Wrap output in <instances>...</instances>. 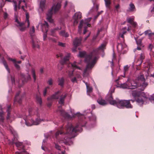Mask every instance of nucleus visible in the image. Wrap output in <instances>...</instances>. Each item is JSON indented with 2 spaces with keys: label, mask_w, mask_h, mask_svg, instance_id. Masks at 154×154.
Here are the masks:
<instances>
[{
  "label": "nucleus",
  "mask_w": 154,
  "mask_h": 154,
  "mask_svg": "<svg viewBox=\"0 0 154 154\" xmlns=\"http://www.w3.org/2000/svg\"><path fill=\"white\" fill-rule=\"evenodd\" d=\"M83 126L79 123L73 128L71 123H68L65 129L62 127L60 130L57 131L55 134V136L57 137L59 134L62 135L63 137L60 140V143H63L66 145H71L73 143L71 138L76 135V132L82 131L81 127Z\"/></svg>",
  "instance_id": "obj_1"
},
{
  "label": "nucleus",
  "mask_w": 154,
  "mask_h": 154,
  "mask_svg": "<svg viewBox=\"0 0 154 154\" xmlns=\"http://www.w3.org/2000/svg\"><path fill=\"white\" fill-rule=\"evenodd\" d=\"M106 45V43L102 44L98 48L94 50L90 54L86 56L85 52H79V56L80 57H85V61L87 64L86 68L83 73L84 77L88 75L90 70L94 66L98 58L97 55L99 53V51H103L105 48Z\"/></svg>",
  "instance_id": "obj_2"
},
{
  "label": "nucleus",
  "mask_w": 154,
  "mask_h": 154,
  "mask_svg": "<svg viewBox=\"0 0 154 154\" xmlns=\"http://www.w3.org/2000/svg\"><path fill=\"white\" fill-rule=\"evenodd\" d=\"M23 118L27 126L38 125L44 121L43 119L40 118L38 109H33L32 108H29L28 109V116H24Z\"/></svg>",
  "instance_id": "obj_3"
},
{
  "label": "nucleus",
  "mask_w": 154,
  "mask_h": 154,
  "mask_svg": "<svg viewBox=\"0 0 154 154\" xmlns=\"http://www.w3.org/2000/svg\"><path fill=\"white\" fill-rule=\"evenodd\" d=\"M106 100L108 101L110 104L116 106L117 107L119 108H123L124 107L127 108H132V106L130 103V101L131 100L133 102L134 101L132 100H120L118 98H116L115 100H114L113 99V97L111 95L107 96L106 98Z\"/></svg>",
  "instance_id": "obj_4"
},
{
  "label": "nucleus",
  "mask_w": 154,
  "mask_h": 154,
  "mask_svg": "<svg viewBox=\"0 0 154 154\" xmlns=\"http://www.w3.org/2000/svg\"><path fill=\"white\" fill-rule=\"evenodd\" d=\"M132 94L134 98H137L136 101L138 105L141 106L145 103H148L150 99L146 96L145 93L143 92L133 91Z\"/></svg>",
  "instance_id": "obj_5"
},
{
  "label": "nucleus",
  "mask_w": 154,
  "mask_h": 154,
  "mask_svg": "<svg viewBox=\"0 0 154 154\" xmlns=\"http://www.w3.org/2000/svg\"><path fill=\"white\" fill-rule=\"evenodd\" d=\"M60 3L58 2L56 4H54L51 9L48 11L47 14V19L49 22L53 23V20L51 19L52 11H53L54 13L56 12L60 9Z\"/></svg>",
  "instance_id": "obj_6"
},
{
  "label": "nucleus",
  "mask_w": 154,
  "mask_h": 154,
  "mask_svg": "<svg viewBox=\"0 0 154 154\" xmlns=\"http://www.w3.org/2000/svg\"><path fill=\"white\" fill-rule=\"evenodd\" d=\"M91 18L90 17L83 20H81L79 25V31L81 32V29L82 27H84V30L83 32V34H85L87 32L86 28L87 27H90V24L89 22L91 20Z\"/></svg>",
  "instance_id": "obj_7"
},
{
  "label": "nucleus",
  "mask_w": 154,
  "mask_h": 154,
  "mask_svg": "<svg viewBox=\"0 0 154 154\" xmlns=\"http://www.w3.org/2000/svg\"><path fill=\"white\" fill-rule=\"evenodd\" d=\"M137 80L138 81V82L140 84L139 86L141 88L140 89L141 91H143L148 85L147 83L145 82V79L143 75H139Z\"/></svg>",
  "instance_id": "obj_8"
},
{
  "label": "nucleus",
  "mask_w": 154,
  "mask_h": 154,
  "mask_svg": "<svg viewBox=\"0 0 154 154\" xmlns=\"http://www.w3.org/2000/svg\"><path fill=\"white\" fill-rule=\"evenodd\" d=\"M39 24L41 26L42 32H45V33L43 35V40H45L47 37V32L48 31V23L45 21H44V23H39Z\"/></svg>",
  "instance_id": "obj_9"
},
{
  "label": "nucleus",
  "mask_w": 154,
  "mask_h": 154,
  "mask_svg": "<svg viewBox=\"0 0 154 154\" xmlns=\"http://www.w3.org/2000/svg\"><path fill=\"white\" fill-rule=\"evenodd\" d=\"M129 84L130 85V89H135L139 86V84L137 79L130 80L129 79Z\"/></svg>",
  "instance_id": "obj_10"
},
{
  "label": "nucleus",
  "mask_w": 154,
  "mask_h": 154,
  "mask_svg": "<svg viewBox=\"0 0 154 154\" xmlns=\"http://www.w3.org/2000/svg\"><path fill=\"white\" fill-rule=\"evenodd\" d=\"M82 14L80 12L76 13L73 16V20L74 25L77 24L78 23L79 19L82 18Z\"/></svg>",
  "instance_id": "obj_11"
},
{
  "label": "nucleus",
  "mask_w": 154,
  "mask_h": 154,
  "mask_svg": "<svg viewBox=\"0 0 154 154\" xmlns=\"http://www.w3.org/2000/svg\"><path fill=\"white\" fill-rule=\"evenodd\" d=\"M15 22L17 23V26L19 27L20 31H23L25 29L26 27L25 26V23L20 22L17 19H16Z\"/></svg>",
  "instance_id": "obj_12"
},
{
  "label": "nucleus",
  "mask_w": 154,
  "mask_h": 154,
  "mask_svg": "<svg viewBox=\"0 0 154 154\" xmlns=\"http://www.w3.org/2000/svg\"><path fill=\"white\" fill-rule=\"evenodd\" d=\"M57 111L59 112L62 116L65 118H69V115L62 109L61 106H58Z\"/></svg>",
  "instance_id": "obj_13"
},
{
  "label": "nucleus",
  "mask_w": 154,
  "mask_h": 154,
  "mask_svg": "<svg viewBox=\"0 0 154 154\" xmlns=\"http://www.w3.org/2000/svg\"><path fill=\"white\" fill-rule=\"evenodd\" d=\"M60 93V91H59L55 93L54 94H53L51 97L47 98L48 100H51L54 99H58L60 95L59 94Z\"/></svg>",
  "instance_id": "obj_14"
},
{
  "label": "nucleus",
  "mask_w": 154,
  "mask_h": 154,
  "mask_svg": "<svg viewBox=\"0 0 154 154\" xmlns=\"http://www.w3.org/2000/svg\"><path fill=\"white\" fill-rule=\"evenodd\" d=\"M129 79H128L127 81L125 83L123 84H121L119 85L117 87H120L124 89L127 88L130 89V86L129 84Z\"/></svg>",
  "instance_id": "obj_15"
},
{
  "label": "nucleus",
  "mask_w": 154,
  "mask_h": 154,
  "mask_svg": "<svg viewBox=\"0 0 154 154\" xmlns=\"http://www.w3.org/2000/svg\"><path fill=\"white\" fill-rule=\"evenodd\" d=\"M21 77L22 80L23 82H26L28 81L29 80L31 79L30 76L28 73L27 77H26L23 74H21Z\"/></svg>",
  "instance_id": "obj_16"
},
{
  "label": "nucleus",
  "mask_w": 154,
  "mask_h": 154,
  "mask_svg": "<svg viewBox=\"0 0 154 154\" xmlns=\"http://www.w3.org/2000/svg\"><path fill=\"white\" fill-rule=\"evenodd\" d=\"M82 40V38L81 37H80L79 38H75L73 42V45L75 47L79 46L81 43Z\"/></svg>",
  "instance_id": "obj_17"
},
{
  "label": "nucleus",
  "mask_w": 154,
  "mask_h": 154,
  "mask_svg": "<svg viewBox=\"0 0 154 154\" xmlns=\"http://www.w3.org/2000/svg\"><path fill=\"white\" fill-rule=\"evenodd\" d=\"M78 63H77L76 62H74L73 63H69L68 66V68L70 67L73 69H77L79 70L81 69V68L78 66Z\"/></svg>",
  "instance_id": "obj_18"
},
{
  "label": "nucleus",
  "mask_w": 154,
  "mask_h": 154,
  "mask_svg": "<svg viewBox=\"0 0 154 154\" xmlns=\"http://www.w3.org/2000/svg\"><path fill=\"white\" fill-rule=\"evenodd\" d=\"M97 102L100 105L102 106H105L107 104L106 101L101 98H98L97 100Z\"/></svg>",
  "instance_id": "obj_19"
},
{
  "label": "nucleus",
  "mask_w": 154,
  "mask_h": 154,
  "mask_svg": "<svg viewBox=\"0 0 154 154\" xmlns=\"http://www.w3.org/2000/svg\"><path fill=\"white\" fill-rule=\"evenodd\" d=\"M10 106H8V109L7 110V112L8 113L6 118L8 121L11 122L12 121V119H13V118L10 116Z\"/></svg>",
  "instance_id": "obj_20"
},
{
  "label": "nucleus",
  "mask_w": 154,
  "mask_h": 154,
  "mask_svg": "<svg viewBox=\"0 0 154 154\" xmlns=\"http://www.w3.org/2000/svg\"><path fill=\"white\" fill-rule=\"evenodd\" d=\"M32 46L34 48H39V45L38 40L37 39H34L32 38Z\"/></svg>",
  "instance_id": "obj_21"
},
{
  "label": "nucleus",
  "mask_w": 154,
  "mask_h": 154,
  "mask_svg": "<svg viewBox=\"0 0 154 154\" xmlns=\"http://www.w3.org/2000/svg\"><path fill=\"white\" fill-rule=\"evenodd\" d=\"M45 0H42L40 2L39 10L41 12L43 11L45 8Z\"/></svg>",
  "instance_id": "obj_22"
},
{
  "label": "nucleus",
  "mask_w": 154,
  "mask_h": 154,
  "mask_svg": "<svg viewBox=\"0 0 154 154\" xmlns=\"http://www.w3.org/2000/svg\"><path fill=\"white\" fill-rule=\"evenodd\" d=\"M70 56V54L68 53L67 55L64 57L63 59L61 61L60 63L62 65L64 64L66 62L68 61L69 59Z\"/></svg>",
  "instance_id": "obj_23"
},
{
  "label": "nucleus",
  "mask_w": 154,
  "mask_h": 154,
  "mask_svg": "<svg viewBox=\"0 0 154 154\" xmlns=\"http://www.w3.org/2000/svg\"><path fill=\"white\" fill-rule=\"evenodd\" d=\"M83 82L85 83L86 85L87 94L88 95H90V94L92 92L93 88L89 86L87 82H85L84 81H83Z\"/></svg>",
  "instance_id": "obj_24"
},
{
  "label": "nucleus",
  "mask_w": 154,
  "mask_h": 154,
  "mask_svg": "<svg viewBox=\"0 0 154 154\" xmlns=\"http://www.w3.org/2000/svg\"><path fill=\"white\" fill-rule=\"evenodd\" d=\"M126 47V46L125 44L121 43L118 44L117 46V48L118 51L121 52L122 50Z\"/></svg>",
  "instance_id": "obj_25"
},
{
  "label": "nucleus",
  "mask_w": 154,
  "mask_h": 154,
  "mask_svg": "<svg viewBox=\"0 0 154 154\" xmlns=\"http://www.w3.org/2000/svg\"><path fill=\"white\" fill-rule=\"evenodd\" d=\"M8 59L9 60L12 61L14 64V66L15 67L18 69H20V66L19 65H18L17 63V62L16 60L14 59H12L11 58L8 57Z\"/></svg>",
  "instance_id": "obj_26"
},
{
  "label": "nucleus",
  "mask_w": 154,
  "mask_h": 154,
  "mask_svg": "<svg viewBox=\"0 0 154 154\" xmlns=\"http://www.w3.org/2000/svg\"><path fill=\"white\" fill-rule=\"evenodd\" d=\"M144 33L145 35H148L149 38L154 35V33L152 32L150 30L145 31Z\"/></svg>",
  "instance_id": "obj_27"
},
{
  "label": "nucleus",
  "mask_w": 154,
  "mask_h": 154,
  "mask_svg": "<svg viewBox=\"0 0 154 154\" xmlns=\"http://www.w3.org/2000/svg\"><path fill=\"white\" fill-rule=\"evenodd\" d=\"M66 94L64 95H63L62 96H61L58 102L60 104L62 105L63 104L64 99L66 98Z\"/></svg>",
  "instance_id": "obj_28"
},
{
  "label": "nucleus",
  "mask_w": 154,
  "mask_h": 154,
  "mask_svg": "<svg viewBox=\"0 0 154 154\" xmlns=\"http://www.w3.org/2000/svg\"><path fill=\"white\" fill-rule=\"evenodd\" d=\"M20 94V92H17L15 97L14 99V102L15 103L16 102H18L19 103H20L21 102V99L19 97V95Z\"/></svg>",
  "instance_id": "obj_29"
},
{
  "label": "nucleus",
  "mask_w": 154,
  "mask_h": 154,
  "mask_svg": "<svg viewBox=\"0 0 154 154\" xmlns=\"http://www.w3.org/2000/svg\"><path fill=\"white\" fill-rule=\"evenodd\" d=\"M145 56L143 53H141L140 55V60H138L137 62V63H138L137 65H140L142 63V60L144 58Z\"/></svg>",
  "instance_id": "obj_30"
},
{
  "label": "nucleus",
  "mask_w": 154,
  "mask_h": 154,
  "mask_svg": "<svg viewBox=\"0 0 154 154\" xmlns=\"http://www.w3.org/2000/svg\"><path fill=\"white\" fill-rule=\"evenodd\" d=\"M2 62L4 65V66H5V68L7 69V71L8 72V73H10V69L9 68L8 65L6 61L4 60V58H3L2 60Z\"/></svg>",
  "instance_id": "obj_31"
},
{
  "label": "nucleus",
  "mask_w": 154,
  "mask_h": 154,
  "mask_svg": "<svg viewBox=\"0 0 154 154\" xmlns=\"http://www.w3.org/2000/svg\"><path fill=\"white\" fill-rule=\"evenodd\" d=\"M5 113L2 110L0 112V122L2 123L5 119L4 118Z\"/></svg>",
  "instance_id": "obj_32"
},
{
  "label": "nucleus",
  "mask_w": 154,
  "mask_h": 154,
  "mask_svg": "<svg viewBox=\"0 0 154 154\" xmlns=\"http://www.w3.org/2000/svg\"><path fill=\"white\" fill-rule=\"evenodd\" d=\"M36 99L37 103L39 104L40 105H41L42 104V99L39 95H36Z\"/></svg>",
  "instance_id": "obj_33"
},
{
  "label": "nucleus",
  "mask_w": 154,
  "mask_h": 154,
  "mask_svg": "<svg viewBox=\"0 0 154 154\" xmlns=\"http://www.w3.org/2000/svg\"><path fill=\"white\" fill-rule=\"evenodd\" d=\"M64 80L63 77L58 79V85L61 87H63L64 82Z\"/></svg>",
  "instance_id": "obj_34"
},
{
  "label": "nucleus",
  "mask_w": 154,
  "mask_h": 154,
  "mask_svg": "<svg viewBox=\"0 0 154 154\" xmlns=\"http://www.w3.org/2000/svg\"><path fill=\"white\" fill-rule=\"evenodd\" d=\"M26 20L25 21V23H27V27L28 28L29 26V14L26 13Z\"/></svg>",
  "instance_id": "obj_35"
},
{
  "label": "nucleus",
  "mask_w": 154,
  "mask_h": 154,
  "mask_svg": "<svg viewBox=\"0 0 154 154\" xmlns=\"http://www.w3.org/2000/svg\"><path fill=\"white\" fill-rule=\"evenodd\" d=\"M15 144L17 147H20V148H23L24 147L22 142H17L15 143Z\"/></svg>",
  "instance_id": "obj_36"
},
{
  "label": "nucleus",
  "mask_w": 154,
  "mask_h": 154,
  "mask_svg": "<svg viewBox=\"0 0 154 154\" xmlns=\"http://www.w3.org/2000/svg\"><path fill=\"white\" fill-rule=\"evenodd\" d=\"M105 2V5L106 8H109L111 4L110 0H104Z\"/></svg>",
  "instance_id": "obj_37"
},
{
  "label": "nucleus",
  "mask_w": 154,
  "mask_h": 154,
  "mask_svg": "<svg viewBox=\"0 0 154 154\" xmlns=\"http://www.w3.org/2000/svg\"><path fill=\"white\" fill-rule=\"evenodd\" d=\"M59 34L60 35L62 36H64L65 37H67L68 36V34L67 33H65L64 31H61Z\"/></svg>",
  "instance_id": "obj_38"
},
{
  "label": "nucleus",
  "mask_w": 154,
  "mask_h": 154,
  "mask_svg": "<svg viewBox=\"0 0 154 154\" xmlns=\"http://www.w3.org/2000/svg\"><path fill=\"white\" fill-rule=\"evenodd\" d=\"M130 67V66L128 65H127L125 66H124V75L123 76V77H125V73L126 72L128 71L129 68Z\"/></svg>",
  "instance_id": "obj_39"
},
{
  "label": "nucleus",
  "mask_w": 154,
  "mask_h": 154,
  "mask_svg": "<svg viewBox=\"0 0 154 154\" xmlns=\"http://www.w3.org/2000/svg\"><path fill=\"white\" fill-rule=\"evenodd\" d=\"M53 80L51 78H50L47 82V83L50 86L53 85Z\"/></svg>",
  "instance_id": "obj_40"
},
{
  "label": "nucleus",
  "mask_w": 154,
  "mask_h": 154,
  "mask_svg": "<svg viewBox=\"0 0 154 154\" xmlns=\"http://www.w3.org/2000/svg\"><path fill=\"white\" fill-rule=\"evenodd\" d=\"M129 10L131 11H134L135 10V8L134 5L132 3H131L130 4V8Z\"/></svg>",
  "instance_id": "obj_41"
},
{
  "label": "nucleus",
  "mask_w": 154,
  "mask_h": 154,
  "mask_svg": "<svg viewBox=\"0 0 154 154\" xmlns=\"http://www.w3.org/2000/svg\"><path fill=\"white\" fill-rule=\"evenodd\" d=\"M35 32V30L34 27V26H32L30 30V34L31 36H32L33 35Z\"/></svg>",
  "instance_id": "obj_42"
},
{
  "label": "nucleus",
  "mask_w": 154,
  "mask_h": 154,
  "mask_svg": "<svg viewBox=\"0 0 154 154\" xmlns=\"http://www.w3.org/2000/svg\"><path fill=\"white\" fill-rule=\"evenodd\" d=\"M126 27L124 28L123 29H125V31L124 30L122 33H120V36L121 38H124V35L126 33Z\"/></svg>",
  "instance_id": "obj_43"
},
{
  "label": "nucleus",
  "mask_w": 154,
  "mask_h": 154,
  "mask_svg": "<svg viewBox=\"0 0 154 154\" xmlns=\"http://www.w3.org/2000/svg\"><path fill=\"white\" fill-rule=\"evenodd\" d=\"M31 72L32 74V76L34 79V82H35L36 79V77L35 74V70L32 69L31 70Z\"/></svg>",
  "instance_id": "obj_44"
},
{
  "label": "nucleus",
  "mask_w": 154,
  "mask_h": 154,
  "mask_svg": "<svg viewBox=\"0 0 154 154\" xmlns=\"http://www.w3.org/2000/svg\"><path fill=\"white\" fill-rule=\"evenodd\" d=\"M15 154H28V153L23 149L21 152H15Z\"/></svg>",
  "instance_id": "obj_45"
},
{
  "label": "nucleus",
  "mask_w": 154,
  "mask_h": 154,
  "mask_svg": "<svg viewBox=\"0 0 154 154\" xmlns=\"http://www.w3.org/2000/svg\"><path fill=\"white\" fill-rule=\"evenodd\" d=\"M134 19L133 18H128L127 19V20L128 22L131 24L133 22Z\"/></svg>",
  "instance_id": "obj_46"
},
{
  "label": "nucleus",
  "mask_w": 154,
  "mask_h": 154,
  "mask_svg": "<svg viewBox=\"0 0 154 154\" xmlns=\"http://www.w3.org/2000/svg\"><path fill=\"white\" fill-rule=\"evenodd\" d=\"M21 3H23L24 4V5H25V6H26V3L24 0H23V1H22L21 0H20L19 1V4L18 5V8L19 9L20 8V5Z\"/></svg>",
  "instance_id": "obj_47"
},
{
  "label": "nucleus",
  "mask_w": 154,
  "mask_h": 154,
  "mask_svg": "<svg viewBox=\"0 0 154 154\" xmlns=\"http://www.w3.org/2000/svg\"><path fill=\"white\" fill-rule=\"evenodd\" d=\"M73 71L74 70H73L72 71H69L68 72V74L69 77L70 78H71L73 76Z\"/></svg>",
  "instance_id": "obj_48"
},
{
  "label": "nucleus",
  "mask_w": 154,
  "mask_h": 154,
  "mask_svg": "<svg viewBox=\"0 0 154 154\" xmlns=\"http://www.w3.org/2000/svg\"><path fill=\"white\" fill-rule=\"evenodd\" d=\"M48 39L49 40H50L54 42H56L57 41V39H55V38H48Z\"/></svg>",
  "instance_id": "obj_49"
},
{
  "label": "nucleus",
  "mask_w": 154,
  "mask_h": 154,
  "mask_svg": "<svg viewBox=\"0 0 154 154\" xmlns=\"http://www.w3.org/2000/svg\"><path fill=\"white\" fill-rule=\"evenodd\" d=\"M13 2L14 3V9L15 11H16L17 10V2L16 1H13Z\"/></svg>",
  "instance_id": "obj_50"
},
{
  "label": "nucleus",
  "mask_w": 154,
  "mask_h": 154,
  "mask_svg": "<svg viewBox=\"0 0 154 154\" xmlns=\"http://www.w3.org/2000/svg\"><path fill=\"white\" fill-rule=\"evenodd\" d=\"M71 5V7H72V4L70 2H68L67 1H66L65 3V4L64 7H65L66 5Z\"/></svg>",
  "instance_id": "obj_51"
},
{
  "label": "nucleus",
  "mask_w": 154,
  "mask_h": 154,
  "mask_svg": "<svg viewBox=\"0 0 154 154\" xmlns=\"http://www.w3.org/2000/svg\"><path fill=\"white\" fill-rule=\"evenodd\" d=\"M114 90H115V88H113L112 89H111L110 90H109V92H110L111 94H108L107 95V96L106 97V98H107V96L109 95H112V93L114 92ZM111 96H112V95H111Z\"/></svg>",
  "instance_id": "obj_52"
},
{
  "label": "nucleus",
  "mask_w": 154,
  "mask_h": 154,
  "mask_svg": "<svg viewBox=\"0 0 154 154\" xmlns=\"http://www.w3.org/2000/svg\"><path fill=\"white\" fill-rule=\"evenodd\" d=\"M89 119L90 120H92L93 121H95L96 119V117L94 115H92L91 118L90 119V117H89Z\"/></svg>",
  "instance_id": "obj_53"
},
{
  "label": "nucleus",
  "mask_w": 154,
  "mask_h": 154,
  "mask_svg": "<svg viewBox=\"0 0 154 154\" xmlns=\"http://www.w3.org/2000/svg\"><path fill=\"white\" fill-rule=\"evenodd\" d=\"M136 42L137 45L138 46H140L141 44V41L140 39H139L137 41H136Z\"/></svg>",
  "instance_id": "obj_54"
},
{
  "label": "nucleus",
  "mask_w": 154,
  "mask_h": 154,
  "mask_svg": "<svg viewBox=\"0 0 154 154\" xmlns=\"http://www.w3.org/2000/svg\"><path fill=\"white\" fill-rule=\"evenodd\" d=\"M58 45L60 46L63 47L65 46V44L64 43H63L61 42H59Z\"/></svg>",
  "instance_id": "obj_55"
},
{
  "label": "nucleus",
  "mask_w": 154,
  "mask_h": 154,
  "mask_svg": "<svg viewBox=\"0 0 154 154\" xmlns=\"http://www.w3.org/2000/svg\"><path fill=\"white\" fill-rule=\"evenodd\" d=\"M57 30L56 29H52L51 30V35H54V34L55 32V31Z\"/></svg>",
  "instance_id": "obj_56"
},
{
  "label": "nucleus",
  "mask_w": 154,
  "mask_h": 154,
  "mask_svg": "<svg viewBox=\"0 0 154 154\" xmlns=\"http://www.w3.org/2000/svg\"><path fill=\"white\" fill-rule=\"evenodd\" d=\"M55 148L58 150H60L61 149V147L57 144H55Z\"/></svg>",
  "instance_id": "obj_57"
},
{
  "label": "nucleus",
  "mask_w": 154,
  "mask_h": 154,
  "mask_svg": "<svg viewBox=\"0 0 154 154\" xmlns=\"http://www.w3.org/2000/svg\"><path fill=\"white\" fill-rule=\"evenodd\" d=\"M71 81L73 83L76 82V80L75 77H74L71 79Z\"/></svg>",
  "instance_id": "obj_58"
},
{
  "label": "nucleus",
  "mask_w": 154,
  "mask_h": 154,
  "mask_svg": "<svg viewBox=\"0 0 154 154\" xmlns=\"http://www.w3.org/2000/svg\"><path fill=\"white\" fill-rule=\"evenodd\" d=\"M47 92V91H46V90L44 89L43 92V95L45 97L46 96Z\"/></svg>",
  "instance_id": "obj_59"
},
{
  "label": "nucleus",
  "mask_w": 154,
  "mask_h": 154,
  "mask_svg": "<svg viewBox=\"0 0 154 154\" xmlns=\"http://www.w3.org/2000/svg\"><path fill=\"white\" fill-rule=\"evenodd\" d=\"M12 134H13L14 137L15 138H17V134L16 133V132L15 131H14V132H12Z\"/></svg>",
  "instance_id": "obj_60"
},
{
  "label": "nucleus",
  "mask_w": 154,
  "mask_h": 154,
  "mask_svg": "<svg viewBox=\"0 0 154 154\" xmlns=\"http://www.w3.org/2000/svg\"><path fill=\"white\" fill-rule=\"evenodd\" d=\"M87 114H92V113H91V112H90V111H88V110H86L84 112V115H85V113H86Z\"/></svg>",
  "instance_id": "obj_61"
},
{
  "label": "nucleus",
  "mask_w": 154,
  "mask_h": 154,
  "mask_svg": "<svg viewBox=\"0 0 154 154\" xmlns=\"http://www.w3.org/2000/svg\"><path fill=\"white\" fill-rule=\"evenodd\" d=\"M133 27H135L137 25V23L136 22H134V21L132 22V24H131Z\"/></svg>",
  "instance_id": "obj_62"
},
{
  "label": "nucleus",
  "mask_w": 154,
  "mask_h": 154,
  "mask_svg": "<svg viewBox=\"0 0 154 154\" xmlns=\"http://www.w3.org/2000/svg\"><path fill=\"white\" fill-rule=\"evenodd\" d=\"M46 141L45 140H44L43 141L42 146V148L43 150H44V148H43V146L45 145V143L46 142Z\"/></svg>",
  "instance_id": "obj_63"
},
{
  "label": "nucleus",
  "mask_w": 154,
  "mask_h": 154,
  "mask_svg": "<svg viewBox=\"0 0 154 154\" xmlns=\"http://www.w3.org/2000/svg\"><path fill=\"white\" fill-rule=\"evenodd\" d=\"M4 18L5 19L8 16V14L6 13H5L4 14Z\"/></svg>",
  "instance_id": "obj_64"
}]
</instances>
